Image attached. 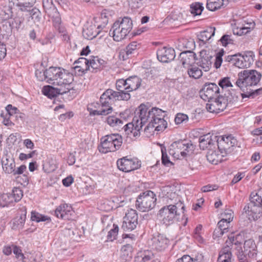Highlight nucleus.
<instances>
[{
	"mask_svg": "<svg viewBox=\"0 0 262 262\" xmlns=\"http://www.w3.org/2000/svg\"><path fill=\"white\" fill-rule=\"evenodd\" d=\"M164 112L158 107H152L148 111V120L160 119L164 118Z\"/></svg>",
	"mask_w": 262,
	"mask_h": 262,
	"instance_id": "nucleus-39",
	"label": "nucleus"
},
{
	"mask_svg": "<svg viewBox=\"0 0 262 262\" xmlns=\"http://www.w3.org/2000/svg\"><path fill=\"white\" fill-rule=\"evenodd\" d=\"M24 18L21 17H15L11 20L6 22L5 25H4L3 28L5 27V26H7V25L9 26V30L11 32L13 29H18L24 22Z\"/></svg>",
	"mask_w": 262,
	"mask_h": 262,
	"instance_id": "nucleus-38",
	"label": "nucleus"
},
{
	"mask_svg": "<svg viewBox=\"0 0 262 262\" xmlns=\"http://www.w3.org/2000/svg\"><path fill=\"white\" fill-rule=\"evenodd\" d=\"M230 223H228V221L226 220L222 219V220L218 222L217 227L222 229V231H224L226 233L228 231Z\"/></svg>",
	"mask_w": 262,
	"mask_h": 262,
	"instance_id": "nucleus-61",
	"label": "nucleus"
},
{
	"mask_svg": "<svg viewBox=\"0 0 262 262\" xmlns=\"http://www.w3.org/2000/svg\"><path fill=\"white\" fill-rule=\"evenodd\" d=\"M47 78V82L60 86L71 88L70 84L74 80L73 75L60 67H51L43 72Z\"/></svg>",
	"mask_w": 262,
	"mask_h": 262,
	"instance_id": "nucleus-3",
	"label": "nucleus"
},
{
	"mask_svg": "<svg viewBox=\"0 0 262 262\" xmlns=\"http://www.w3.org/2000/svg\"><path fill=\"white\" fill-rule=\"evenodd\" d=\"M112 32V34L114 40L120 41L123 39L127 35V34L118 25V22H115L110 30V34Z\"/></svg>",
	"mask_w": 262,
	"mask_h": 262,
	"instance_id": "nucleus-23",
	"label": "nucleus"
},
{
	"mask_svg": "<svg viewBox=\"0 0 262 262\" xmlns=\"http://www.w3.org/2000/svg\"><path fill=\"white\" fill-rule=\"evenodd\" d=\"M12 6H4L0 9V16L2 19L7 20L10 18L12 15Z\"/></svg>",
	"mask_w": 262,
	"mask_h": 262,
	"instance_id": "nucleus-45",
	"label": "nucleus"
},
{
	"mask_svg": "<svg viewBox=\"0 0 262 262\" xmlns=\"http://www.w3.org/2000/svg\"><path fill=\"white\" fill-rule=\"evenodd\" d=\"M162 151V163L163 165L166 166H169L173 165V163L170 161L169 157L166 151V149L164 150L163 148L161 149Z\"/></svg>",
	"mask_w": 262,
	"mask_h": 262,
	"instance_id": "nucleus-56",
	"label": "nucleus"
},
{
	"mask_svg": "<svg viewBox=\"0 0 262 262\" xmlns=\"http://www.w3.org/2000/svg\"><path fill=\"white\" fill-rule=\"evenodd\" d=\"M224 54V51L223 50H222L217 53L215 57V61L214 62V66L216 69H218L221 67L223 61L222 56Z\"/></svg>",
	"mask_w": 262,
	"mask_h": 262,
	"instance_id": "nucleus-63",
	"label": "nucleus"
},
{
	"mask_svg": "<svg viewBox=\"0 0 262 262\" xmlns=\"http://www.w3.org/2000/svg\"><path fill=\"white\" fill-rule=\"evenodd\" d=\"M167 126V123L164 118L157 119V120H148V130L150 128L158 132H162Z\"/></svg>",
	"mask_w": 262,
	"mask_h": 262,
	"instance_id": "nucleus-26",
	"label": "nucleus"
},
{
	"mask_svg": "<svg viewBox=\"0 0 262 262\" xmlns=\"http://www.w3.org/2000/svg\"><path fill=\"white\" fill-rule=\"evenodd\" d=\"M106 122L112 127L121 126L124 120H121L116 116L112 115L107 117Z\"/></svg>",
	"mask_w": 262,
	"mask_h": 262,
	"instance_id": "nucleus-43",
	"label": "nucleus"
},
{
	"mask_svg": "<svg viewBox=\"0 0 262 262\" xmlns=\"http://www.w3.org/2000/svg\"><path fill=\"white\" fill-rule=\"evenodd\" d=\"M115 22H118V25L123 31L128 34L131 31L133 27V23L131 19L128 17H123L121 21L117 20Z\"/></svg>",
	"mask_w": 262,
	"mask_h": 262,
	"instance_id": "nucleus-35",
	"label": "nucleus"
},
{
	"mask_svg": "<svg viewBox=\"0 0 262 262\" xmlns=\"http://www.w3.org/2000/svg\"><path fill=\"white\" fill-rule=\"evenodd\" d=\"M107 63L106 61L100 59L97 57H94L92 59H89V66L91 72H97L98 71L102 70L107 66Z\"/></svg>",
	"mask_w": 262,
	"mask_h": 262,
	"instance_id": "nucleus-21",
	"label": "nucleus"
},
{
	"mask_svg": "<svg viewBox=\"0 0 262 262\" xmlns=\"http://www.w3.org/2000/svg\"><path fill=\"white\" fill-rule=\"evenodd\" d=\"M126 91L132 92L137 90L141 85V79L136 76H133L126 79Z\"/></svg>",
	"mask_w": 262,
	"mask_h": 262,
	"instance_id": "nucleus-28",
	"label": "nucleus"
},
{
	"mask_svg": "<svg viewBox=\"0 0 262 262\" xmlns=\"http://www.w3.org/2000/svg\"><path fill=\"white\" fill-rule=\"evenodd\" d=\"M227 0H207L206 8L211 11H214L224 6Z\"/></svg>",
	"mask_w": 262,
	"mask_h": 262,
	"instance_id": "nucleus-34",
	"label": "nucleus"
},
{
	"mask_svg": "<svg viewBox=\"0 0 262 262\" xmlns=\"http://www.w3.org/2000/svg\"><path fill=\"white\" fill-rule=\"evenodd\" d=\"M99 150L102 153L114 152L120 149L122 144V137L118 134H112L102 137Z\"/></svg>",
	"mask_w": 262,
	"mask_h": 262,
	"instance_id": "nucleus-5",
	"label": "nucleus"
},
{
	"mask_svg": "<svg viewBox=\"0 0 262 262\" xmlns=\"http://www.w3.org/2000/svg\"><path fill=\"white\" fill-rule=\"evenodd\" d=\"M31 219L32 221H35L36 222L48 221L50 222V217L42 215L35 211H32Z\"/></svg>",
	"mask_w": 262,
	"mask_h": 262,
	"instance_id": "nucleus-46",
	"label": "nucleus"
},
{
	"mask_svg": "<svg viewBox=\"0 0 262 262\" xmlns=\"http://www.w3.org/2000/svg\"><path fill=\"white\" fill-rule=\"evenodd\" d=\"M215 28L214 27H210L206 30L200 32L198 35V39L203 43L210 42L211 37L214 35Z\"/></svg>",
	"mask_w": 262,
	"mask_h": 262,
	"instance_id": "nucleus-30",
	"label": "nucleus"
},
{
	"mask_svg": "<svg viewBox=\"0 0 262 262\" xmlns=\"http://www.w3.org/2000/svg\"><path fill=\"white\" fill-rule=\"evenodd\" d=\"M231 257L229 248L224 247L220 252L217 262H231Z\"/></svg>",
	"mask_w": 262,
	"mask_h": 262,
	"instance_id": "nucleus-36",
	"label": "nucleus"
},
{
	"mask_svg": "<svg viewBox=\"0 0 262 262\" xmlns=\"http://www.w3.org/2000/svg\"><path fill=\"white\" fill-rule=\"evenodd\" d=\"M187 73L189 76L194 79L200 78L203 74L202 70L199 68L195 66H189L188 69Z\"/></svg>",
	"mask_w": 262,
	"mask_h": 262,
	"instance_id": "nucleus-42",
	"label": "nucleus"
},
{
	"mask_svg": "<svg viewBox=\"0 0 262 262\" xmlns=\"http://www.w3.org/2000/svg\"><path fill=\"white\" fill-rule=\"evenodd\" d=\"M73 69L74 70L75 74L78 76H82L84 74L86 71L91 70V69L89 68H85V67L79 65L75 66L73 67Z\"/></svg>",
	"mask_w": 262,
	"mask_h": 262,
	"instance_id": "nucleus-54",
	"label": "nucleus"
},
{
	"mask_svg": "<svg viewBox=\"0 0 262 262\" xmlns=\"http://www.w3.org/2000/svg\"><path fill=\"white\" fill-rule=\"evenodd\" d=\"M244 211L250 221H256L262 215L261 208L251 204L246 205Z\"/></svg>",
	"mask_w": 262,
	"mask_h": 262,
	"instance_id": "nucleus-17",
	"label": "nucleus"
},
{
	"mask_svg": "<svg viewBox=\"0 0 262 262\" xmlns=\"http://www.w3.org/2000/svg\"><path fill=\"white\" fill-rule=\"evenodd\" d=\"M9 4L18 7L22 12L29 10L36 3V0H9Z\"/></svg>",
	"mask_w": 262,
	"mask_h": 262,
	"instance_id": "nucleus-20",
	"label": "nucleus"
},
{
	"mask_svg": "<svg viewBox=\"0 0 262 262\" xmlns=\"http://www.w3.org/2000/svg\"><path fill=\"white\" fill-rule=\"evenodd\" d=\"M217 140L216 136H212L210 134L201 136L199 138L200 147L203 150L211 149L217 142Z\"/></svg>",
	"mask_w": 262,
	"mask_h": 262,
	"instance_id": "nucleus-18",
	"label": "nucleus"
},
{
	"mask_svg": "<svg viewBox=\"0 0 262 262\" xmlns=\"http://www.w3.org/2000/svg\"><path fill=\"white\" fill-rule=\"evenodd\" d=\"M100 110H92L90 112L91 115H106L112 113L113 108L112 107H102Z\"/></svg>",
	"mask_w": 262,
	"mask_h": 262,
	"instance_id": "nucleus-48",
	"label": "nucleus"
},
{
	"mask_svg": "<svg viewBox=\"0 0 262 262\" xmlns=\"http://www.w3.org/2000/svg\"><path fill=\"white\" fill-rule=\"evenodd\" d=\"M224 157L223 154H219V151L213 150L212 149L208 150L206 155L207 160L210 163L215 165L223 161L224 160L223 158Z\"/></svg>",
	"mask_w": 262,
	"mask_h": 262,
	"instance_id": "nucleus-31",
	"label": "nucleus"
},
{
	"mask_svg": "<svg viewBox=\"0 0 262 262\" xmlns=\"http://www.w3.org/2000/svg\"><path fill=\"white\" fill-rule=\"evenodd\" d=\"M147 193L144 192L140 194L136 200V206L139 211L145 212L147 209Z\"/></svg>",
	"mask_w": 262,
	"mask_h": 262,
	"instance_id": "nucleus-29",
	"label": "nucleus"
},
{
	"mask_svg": "<svg viewBox=\"0 0 262 262\" xmlns=\"http://www.w3.org/2000/svg\"><path fill=\"white\" fill-rule=\"evenodd\" d=\"M157 56L160 61L165 63L168 62L174 59L175 51L170 47H163L157 51Z\"/></svg>",
	"mask_w": 262,
	"mask_h": 262,
	"instance_id": "nucleus-13",
	"label": "nucleus"
},
{
	"mask_svg": "<svg viewBox=\"0 0 262 262\" xmlns=\"http://www.w3.org/2000/svg\"><path fill=\"white\" fill-rule=\"evenodd\" d=\"M119 228L117 225H114V228L111 229L107 234V238L108 241H113L116 238L118 234Z\"/></svg>",
	"mask_w": 262,
	"mask_h": 262,
	"instance_id": "nucleus-55",
	"label": "nucleus"
},
{
	"mask_svg": "<svg viewBox=\"0 0 262 262\" xmlns=\"http://www.w3.org/2000/svg\"><path fill=\"white\" fill-rule=\"evenodd\" d=\"M138 214L135 210L128 209L123 217L121 228L124 231H131L134 230L138 224Z\"/></svg>",
	"mask_w": 262,
	"mask_h": 262,
	"instance_id": "nucleus-9",
	"label": "nucleus"
},
{
	"mask_svg": "<svg viewBox=\"0 0 262 262\" xmlns=\"http://www.w3.org/2000/svg\"><path fill=\"white\" fill-rule=\"evenodd\" d=\"M25 12H29L30 15L35 23H38L41 19V13L39 10L36 7H32L29 10Z\"/></svg>",
	"mask_w": 262,
	"mask_h": 262,
	"instance_id": "nucleus-41",
	"label": "nucleus"
},
{
	"mask_svg": "<svg viewBox=\"0 0 262 262\" xmlns=\"http://www.w3.org/2000/svg\"><path fill=\"white\" fill-rule=\"evenodd\" d=\"M219 85L222 89L232 86L231 82L230 81V78L228 77L222 78L219 82Z\"/></svg>",
	"mask_w": 262,
	"mask_h": 262,
	"instance_id": "nucleus-60",
	"label": "nucleus"
},
{
	"mask_svg": "<svg viewBox=\"0 0 262 262\" xmlns=\"http://www.w3.org/2000/svg\"><path fill=\"white\" fill-rule=\"evenodd\" d=\"M120 91H115L112 89L106 90L101 96L100 102L102 107H112L111 100H119Z\"/></svg>",
	"mask_w": 262,
	"mask_h": 262,
	"instance_id": "nucleus-12",
	"label": "nucleus"
},
{
	"mask_svg": "<svg viewBox=\"0 0 262 262\" xmlns=\"http://www.w3.org/2000/svg\"><path fill=\"white\" fill-rule=\"evenodd\" d=\"M238 101V97L235 94L232 95V93H228L226 98L220 96L208 101L206 104V108L210 113H219L223 111L228 104H232Z\"/></svg>",
	"mask_w": 262,
	"mask_h": 262,
	"instance_id": "nucleus-4",
	"label": "nucleus"
},
{
	"mask_svg": "<svg viewBox=\"0 0 262 262\" xmlns=\"http://www.w3.org/2000/svg\"><path fill=\"white\" fill-rule=\"evenodd\" d=\"M137 112L138 117L135 116L132 122L127 123L123 127L125 134L132 140L140 136L143 126L144 132L147 129V106L142 103L138 107Z\"/></svg>",
	"mask_w": 262,
	"mask_h": 262,
	"instance_id": "nucleus-2",
	"label": "nucleus"
},
{
	"mask_svg": "<svg viewBox=\"0 0 262 262\" xmlns=\"http://www.w3.org/2000/svg\"><path fill=\"white\" fill-rule=\"evenodd\" d=\"M213 57L206 50H202L200 52V58L196 63L205 72L209 71L212 65Z\"/></svg>",
	"mask_w": 262,
	"mask_h": 262,
	"instance_id": "nucleus-16",
	"label": "nucleus"
},
{
	"mask_svg": "<svg viewBox=\"0 0 262 262\" xmlns=\"http://www.w3.org/2000/svg\"><path fill=\"white\" fill-rule=\"evenodd\" d=\"M194 147L187 140H179L173 142L169 147V153L174 158L179 159L180 156L185 157L187 153L192 151Z\"/></svg>",
	"mask_w": 262,
	"mask_h": 262,
	"instance_id": "nucleus-6",
	"label": "nucleus"
},
{
	"mask_svg": "<svg viewBox=\"0 0 262 262\" xmlns=\"http://www.w3.org/2000/svg\"><path fill=\"white\" fill-rule=\"evenodd\" d=\"M148 202H150V204L148 205V210L154 208L156 205L157 198L156 194L150 190H148Z\"/></svg>",
	"mask_w": 262,
	"mask_h": 262,
	"instance_id": "nucleus-52",
	"label": "nucleus"
},
{
	"mask_svg": "<svg viewBox=\"0 0 262 262\" xmlns=\"http://www.w3.org/2000/svg\"><path fill=\"white\" fill-rule=\"evenodd\" d=\"M133 247L130 244L123 245L121 249L120 257L124 262L130 260L133 257Z\"/></svg>",
	"mask_w": 262,
	"mask_h": 262,
	"instance_id": "nucleus-32",
	"label": "nucleus"
},
{
	"mask_svg": "<svg viewBox=\"0 0 262 262\" xmlns=\"http://www.w3.org/2000/svg\"><path fill=\"white\" fill-rule=\"evenodd\" d=\"M220 41L224 47L234 44V39L232 35L225 34L221 38Z\"/></svg>",
	"mask_w": 262,
	"mask_h": 262,
	"instance_id": "nucleus-51",
	"label": "nucleus"
},
{
	"mask_svg": "<svg viewBox=\"0 0 262 262\" xmlns=\"http://www.w3.org/2000/svg\"><path fill=\"white\" fill-rule=\"evenodd\" d=\"M241 235L237 234L235 236L231 233L228 236V239L226 241V246L229 249V251L231 252V249L234 248L239 250L241 249V242L239 241V239L241 238Z\"/></svg>",
	"mask_w": 262,
	"mask_h": 262,
	"instance_id": "nucleus-27",
	"label": "nucleus"
},
{
	"mask_svg": "<svg viewBox=\"0 0 262 262\" xmlns=\"http://www.w3.org/2000/svg\"><path fill=\"white\" fill-rule=\"evenodd\" d=\"M251 204L253 205L262 207V189L257 192H252L250 195Z\"/></svg>",
	"mask_w": 262,
	"mask_h": 262,
	"instance_id": "nucleus-37",
	"label": "nucleus"
},
{
	"mask_svg": "<svg viewBox=\"0 0 262 262\" xmlns=\"http://www.w3.org/2000/svg\"><path fill=\"white\" fill-rule=\"evenodd\" d=\"M117 165L119 170L126 172L138 168L141 165V162L137 158L126 156L118 159Z\"/></svg>",
	"mask_w": 262,
	"mask_h": 262,
	"instance_id": "nucleus-10",
	"label": "nucleus"
},
{
	"mask_svg": "<svg viewBox=\"0 0 262 262\" xmlns=\"http://www.w3.org/2000/svg\"><path fill=\"white\" fill-rule=\"evenodd\" d=\"M203 9V4L200 3H194L190 6V12L195 15H200Z\"/></svg>",
	"mask_w": 262,
	"mask_h": 262,
	"instance_id": "nucleus-49",
	"label": "nucleus"
},
{
	"mask_svg": "<svg viewBox=\"0 0 262 262\" xmlns=\"http://www.w3.org/2000/svg\"><path fill=\"white\" fill-rule=\"evenodd\" d=\"M101 28L100 25L98 26L97 27L94 25H90L88 28L83 29L82 35L87 39H92L100 33Z\"/></svg>",
	"mask_w": 262,
	"mask_h": 262,
	"instance_id": "nucleus-22",
	"label": "nucleus"
},
{
	"mask_svg": "<svg viewBox=\"0 0 262 262\" xmlns=\"http://www.w3.org/2000/svg\"><path fill=\"white\" fill-rule=\"evenodd\" d=\"M220 93L219 86L214 83H206L201 91V97L205 101H210L217 97Z\"/></svg>",
	"mask_w": 262,
	"mask_h": 262,
	"instance_id": "nucleus-11",
	"label": "nucleus"
},
{
	"mask_svg": "<svg viewBox=\"0 0 262 262\" xmlns=\"http://www.w3.org/2000/svg\"><path fill=\"white\" fill-rule=\"evenodd\" d=\"M188 116L183 113H178L174 119L175 123L180 124L183 123H186L188 121Z\"/></svg>",
	"mask_w": 262,
	"mask_h": 262,
	"instance_id": "nucleus-53",
	"label": "nucleus"
},
{
	"mask_svg": "<svg viewBox=\"0 0 262 262\" xmlns=\"http://www.w3.org/2000/svg\"><path fill=\"white\" fill-rule=\"evenodd\" d=\"M23 196V190L19 187H14L10 193V197L12 199V202L19 201Z\"/></svg>",
	"mask_w": 262,
	"mask_h": 262,
	"instance_id": "nucleus-44",
	"label": "nucleus"
},
{
	"mask_svg": "<svg viewBox=\"0 0 262 262\" xmlns=\"http://www.w3.org/2000/svg\"><path fill=\"white\" fill-rule=\"evenodd\" d=\"M217 143L219 152L223 156L231 154L235 146L237 145V141L232 135H225L217 138Z\"/></svg>",
	"mask_w": 262,
	"mask_h": 262,
	"instance_id": "nucleus-7",
	"label": "nucleus"
},
{
	"mask_svg": "<svg viewBox=\"0 0 262 262\" xmlns=\"http://www.w3.org/2000/svg\"><path fill=\"white\" fill-rule=\"evenodd\" d=\"M72 207L67 204H62L57 207L55 215L58 218L69 220L73 213Z\"/></svg>",
	"mask_w": 262,
	"mask_h": 262,
	"instance_id": "nucleus-15",
	"label": "nucleus"
},
{
	"mask_svg": "<svg viewBox=\"0 0 262 262\" xmlns=\"http://www.w3.org/2000/svg\"><path fill=\"white\" fill-rule=\"evenodd\" d=\"M116 89L118 91L123 92L126 91V79H120L116 81Z\"/></svg>",
	"mask_w": 262,
	"mask_h": 262,
	"instance_id": "nucleus-58",
	"label": "nucleus"
},
{
	"mask_svg": "<svg viewBox=\"0 0 262 262\" xmlns=\"http://www.w3.org/2000/svg\"><path fill=\"white\" fill-rule=\"evenodd\" d=\"M237 57L235 58V61L234 62L233 65L235 67L241 68L244 69L246 68L245 67V63L243 61V56L241 54H236Z\"/></svg>",
	"mask_w": 262,
	"mask_h": 262,
	"instance_id": "nucleus-59",
	"label": "nucleus"
},
{
	"mask_svg": "<svg viewBox=\"0 0 262 262\" xmlns=\"http://www.w3.org/2000/svg\"><path fill=\"white\" fill-rule=\"evenodd\" d=\"M3 169L6 173L12 174L15 170V162L14 159L8 154L4 156L2 159Z\"/></svg>",
	"mask_w": 262,
	"mask_h": 262,
	"instance_id": "nucleus-19",
	"label": "nucleus"
},
{
	"mask_svg": "<svg viewBox=\"0 0 262 262\" xmlns=\"http://www.w3.org/2000/svg\"><path fill=\"white\" fill-rule=\"evenodd\" d=\"M179 207H181L183 212L184 211L185 206L181 202L177 203L176 205H169L164 206L160 210L159 215L162 217L164 224L169 225L173 223L176 217L179 215L178 212Z\"/></svg>",
	"mask_w": 262,
	"mask_h": 262,
	"instance_id": "nucleus-8",
	"label": "nucleus"
},
{
	"mask_svg": "<svg viewBox=\"0 0 262 262\" xmlns=\"http://www.w3.org/2000/svg\"><path fill=\"white\" fill-rule=\"evenodd\" d=\"M12 203V199L10 197V193L0 194V207H5Z\"/></svg>",
	"mask_w": 262,
	"mask_h": 262,
	"instance_id": "nucleus-47",
	"label": "nucleus"
},
{
	"mask_svg": "<svg viewBox=\"0 0 262 262\" xmlns=\"http://www.w3.org/2000/svg\"><path fill=\"white\" fill-rule=\"evenodd\" d=\"M176 262H204V257L201 254L198 255L194 258L191 257L188 255H184L182 257L178 258Z\"/></svg>",
	"mask_w": 262,
	"mask_h": 262,
	"instance_id": "nucleus-40",
	"label": "nucleus"
},
{
	"mask_svg": "<svg viewBox=\"0 0 262 262\" xmlns=\"http://www.w3.org/2000/svg\"><path fill=\"white\" fill-rule=\"evenodd\" d=\"M150 242L151 245L150 246L153 249L161 250L163 248L165 247L166 245L167 240L163 238L162 236L158 235L151 238Z\"/></svg>",
	"mask_w": 262,
	"mask_h": 262,
	"instance_id": "nucleus-33",
	"label": "nucleus"
},
{
	"mask_svg": "<svg viewBox=\"0 0 262 262\" xmlns=\"http://www.w3.org/2000/svg\"><path fill=\"white\" fill-rule=\"evenodd\" d=\"M196 54L192 51H187L180 53L179 58L182 64L191 66L196 61Z\"/></svg>",
	"mask_w": 262,
	"mask_h": 262,
	"instance_id": "nucleus-24",
	"label": "nucleus"
},
{
	"mask_svg": "<svg viewBox=\"0 0 262 262\" xmlns=\"http://www.w3.org/2000/svg\"><path fill=\"white\" fill-rule=\"evenodd\" d=\"M71 88L63 86L59 88H55L51 85L44 86L42 90L43 95L50 98L56 97L59 94H64L70 91Z\"/></svg>",
	"mask_w": 262,
	"mask_h": 262,
	"instance_id": "nucleus-14",
	"label": "nucleus"
},
{
	"mask_svg": "<svg viewBox=\"0 0 262 262\" xmlns=\"http://www.w3.org/2000/svg\"><path fill=\"white\" fill-rule=\"evenodd\" d=\"M244 251L249 257L254 258L257 255V247L254 241L252 239L246 241L244 244Z\"/></svg>",
	"mask_w": 262,
	"mask_h": 262,
	"instance_id": "nucleus-25",
	"label": "nucleus"
},
{
	"mask_svg": "<svg viewBox=\"0 0 262 262\" xmlns=\"http://www.w3.org/2000/svg\"><path fill=\"white\" fill-rule=\"evenodd\" d=\"M25 213L19 216V218H16L14 219L13 224L14 226L16 227V228L20 229L24 227V225L26 221V209H25Z\"/></svg>",
	"mask_w": 262,
	"mask_h": 262,
	"instance_id": "nucleus-50",
	"label": "nucleus"
},
{
	"mask_svg": "<svg viewBox=\"0 0 262 262\" xmlns=\"http://www.w3.org/2000/svg\"><path fill=\"white\" fill-rule=\"evenodd\" d=\"M42 6L46 12L50 9L54 10L55 8L53 0H42Z\"/></svg>",
	"mask_w": 262,
	"mask_h": 262,
	"instance_id": "nucleus-57",
	"label": "nucleus"
},
{
	"mask_svg": "<svg viewBox=\"0 0 262 262\" xmlns=\"http://www.w3.org/2000/svg\"><path fill=\"white\" fill-rule=\"evenodd\" d=\"M145 251L138 253V255L135 257L134 262H147V256L145 254Z\"/></svg>",
	"mask_w": 262,
	"mask_h": 262,
	"instance_id": "nucleus-64",
	"label": "nucleus"
},
{
	"mask_svg": "<svg viewBox=\"0 0 262 262\" xmlns=\"http://www.w3.org/2000/svg\"><path fill=\"white\" fill-rule=\"evenodd\" d=\"M223 219L226 220L230 223L233 219V212L230 209H226L224 213L222 214Z\"/></svg>",
	"mask_w": 262,
	"mask_h": 262,
	"instance_id": "nucleus-62",
	"label": "nucleus"
},
{
	"mask_svg": "<svg viewBox=\"0 0 262 262\" xmlns=\"http://www.w3.org/2000/svg\"><path fill=\"white\" fill-rule=\"evenodd\" d=\"M261 77V74L255 70H244L238 73L235 84L243 92L241 94L243 98H253L261 93L262 88H254L258 84Z\"/></svg>",
	"mask_w": 262,
	"mask_h": 262,
	"instance_id": "nucleus-1",
	"label": "nucleus"
}]
</instances>
